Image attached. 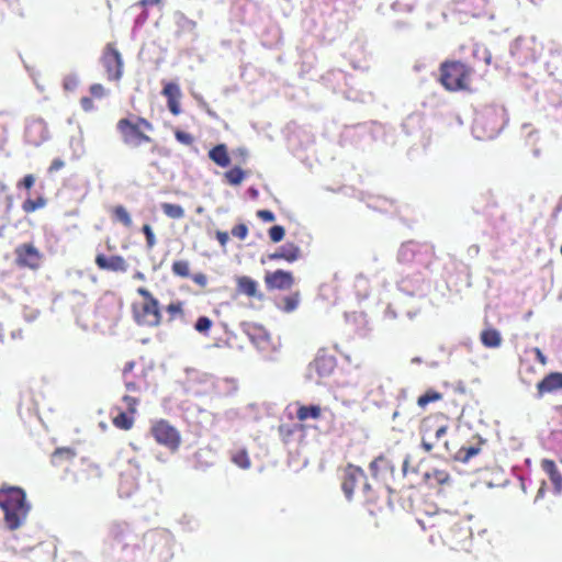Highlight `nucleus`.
<instances>
[{"mask_svg":"<svg viewBox=\"0 0 562 562\" xmlns=\"http://www.w3.org/2000/svg\"><path fill=\"white\" fill-rule=\"evenodd\" d=\"M451 427V418L441 412L430 413L418 425L420 448L427 453L446 457L452 454V447L446 439Z\"/></svg>","mask_w":562,"mask_h":562,"instance_id":"obj_1","label":"nucleus"},{"mask_svg":"<svg viewBox=\"0 0 562 562\" xmlns=\"http://www.w3.org/2000/svg\"><path fill=\"white\" fill-rule=\"evenodd\" d=\"M424 530L429 532L431 542L439 539L445 544L453 547L460 542V537L465 535V530L461 528L459 516L449 512H436L432 515L420 520Z\"/></svg>","mask_w":562,"mask_h":562,"instance_id":"obj_2","label":"nucleus"},{"mask_svg":"<svg viewBox=\"0 0 562 562\" xmlns=\"http://www.w3.org/2000/svg\"><path fill=\"white\" fill-rule=\"evenodd\" d=\"M0 507L3 512L4 524L11 531L25 524L31 510L24 490L15 486L0 488Z\"/></svg>","mask_w":562,"mask_h":562,"instance_id":"obj_3","label":"nucleus"},{"mask_svg":"<svg viewBox=\"0 0 562 562\" xmlns=\"http://www.w3.org/2000/svg\"><path fill=\"white\" fill-rule=\"evenodd\" d=\"M137 294L142 301L132 303V316L134 322L142 327H158L162 322V313L157 297L146 288H138Z\"/></svg>","mask_w":562,"mask_h":562,"instance_id":"obj_4","label":"nucleus"},{"mask_svg":"<svg viewBox=\"0 0 562 562\" xmlns=\"http://www.w3.org/2000/svg\"><path fill=\"white\" fill-rule=\"evenodd\" d=\"M440 72V82L448 91L468 89L471 70L464 64L446 61L441 65Z\"/></svg>","mask_w":562,"mask_h":562,"instance_id":"obj_5","label":"nucleus"},{"mask_svg":"<svg viewBox=\"0 0 562 562\" xmlns=\"http://www.w3.org/2000/svg\"><path fill=\"white\" fill-rule=\"evenodd\" d=\"M359 486L361 487L366 501L372 502L374 499L373 492L371 485L367 481L364 471L360 467L348 464L345 468L341 483V488L346 497L350 499L356 488Z\"/></svg>","mask_w":562,"mask_h":562,"instance_id":"obj_6","label":"nucleus"},{"mask_svg":"<svg viewBox=\"0 0 562 562\" xmlns=\"http://www.w3.org/2000/svg\"><path fill=\"white\" fill-rule=\"evenodd\" d=\"M117 127L124 143L131 147H138L150 142V137L144 131H153V125L145 119H137L135 123L123 119L119 122Z\"/></svg>","mask_w":562,"mask_h":562,"instance_id":"obj_7","label":"nucleus"},{"mask_svg":"<svg viewBox=\"0 0 562 562\" xmlns=\"http://www.w3.org/2000/svg\"><path fill=\"white\" fill-rule=\"evenodd\" d=\"M150 435L157 443L166 447L171 452L179 449L181 445V435L168 420L159 419L151 424Z\"/></svg>","mask_w":562,"mask_h":562,"instance_id":"obj_8","label":"nucleus"},{"mask_svg":"<svg viewBox=\"0 0 562 562\" xmlns=\"http://www.w3.org/2000/svg\"><path fill=\"white\" fill-rule=\"evenodd\" d=\"M14 252L15 262L18 266L26 267L33 270L40 267L42 255L32 244H22L15 248Z\"/></svg>","mask_w":562,"mask_h":562,"instance_id":"obj_9","label":"nucleus"},{"mask_svg":"<svg viewBox=\"0 0 562 562\" xmlns=\"http://www.w3.org/2000/svg\"><path fill=\"white\" fill-rule=\"evenodd\" d=\"M102 63L106 69L108 78L119 80L123 74V60L121 54L109 44L104 50Z\"/></svg>","mask_w":562,"mask_h":562,"instance_id":"obj_10","label":"nucleus"},{"mask_svg":"<svg viewBox=\"0 0 562 562\" xmlns=\"http://www.w3.org/2000/svg\"><path fill=\"white\" fill-rule=\"evenodd\" d=\"M94 262L100 270L110 271L115 273H125L128 270V263L126 259L121 255L105 256L104 254H98Z\"/></svg>","mask_w":562,"mask_h":562,"instance_id":"obj_11","label":"nucleus"},{"mask_svg":"<svg viewBox=\"0 0 562 562\" xmlns=\"http://www.w3.org/2000/svg\"><path fill=\"white\" fill-rule=\"evenodd\" d=\"M265 282L268 289L288 290L293 285L294 278L292 272L279 269L268 272Z\"/></svg>","mask_w":562,"mask_h":562,"instance_id":"obj_12","label":"nucleus"},{"mask_svg":"<svg viewBox=\"0 0 562 562\" xmlns=\"http://www.w3.org/2000/svg\"><path fill=\"white\" fill-rule=\"evenodd\" d=\"M336 366L337 360L335 356L329 355L324 350L318 352L312 363V368L321 378L329 376L335 371Z\"/></svg>","mask_w":562,"mask_h":562,"instance_id":"obj_13","label":"nucleus"},{"mask_svg":"<svg viewBox=\"0 0 562 562\" xmlns=\"http://www.w3.org/2000/svg\"><path fill=\"white\" fill-rule=\"evenodd\" d=\"M536 389L538 397L562 390V372L548 373L536 384Z\"/></svg>","mask_w":562,"mask_h":562,"instance_id":"obj_14","label":"nucleus"},{"mask_svg":"<svg viewBox=\"0 0 562 562\" xmlns=\"http://www.w3.org/2000/svg\"><path fill=\"white\" fill-rule=\"evenodd\" d=\"M162 94L167 98L170 112L175 115H179L181 112L180 99L182 97L179 85L167 82L162 89Z\"/></svg>","mask_w":562,"mask_h":562,"instance_id":"obj_15","label":"nucleus"},{"mask_svg":"<svg viewBox=\"0 0 562 562\" xmlns=\"http://www.w3.org/2000/svg\"><path fill=\"white\" fill-rule=\"evenodd\" d=\"M302 256L301 249L297 245L293 243H286L283 246L279 247L272 254H269L270 260H285L288 262H294L299 260Z\"/></svg>","mask_w":562,"mask_h":562,"instance_id":"obj_16","label":"nucleus"},{"mask_svg":"<svg viewBox=\"0 0 562 562\" xmlns=\"http://www.w3.org/2000/svg\"><path fill=\"white\" fill-rule=\"evenodd\" d=\"M541 469L548 475L549 480L553 485L554 493L559 494L562 492V474L560 473L555 462L550 459L541 460Z\"/></svg>","mask_w":562,"mask_h":562,"instance_id":"obj_17","label":"nucleus"},{"mask_svg":"<svg viewBox=\"0 0 562 562\" xmlns=\"http://www.w3.org/2000/svg\"><path fill=\"white\" fill-rule=\"evenodd\" d=\"M26 137L34 145L42 144L48 137L45 123L41 120L32 122L26 128Z\"/></svg>","mask_w":562,"mask_h":562,"instance_id":"obj_18","label":"nucleus"},{"mask_svg":"<svg viewBox=\"0 0 562 562\" xmlns=\"http://www.w3.org/2000/svg\"><path fill=\"white\" fill-rule=\"evenodd\" d=\"M482 441H479L476 445L472 446H462L458 450H454L452 448V454L450 456L453 460L460 461V462H468L473 457L477 456L482 449Z\"/></svg>","mask_w":562,"mask_h":562,"instance_id":"obj_19","label":"nucleus"},{"mask_svg":"<svg viewBox=\"0 0 562 562\" xmlns=\"http://www.w3.org/2000/svg\"><path fill=\"white\" fill-rule=\"evenodd\" d=\"M236 289L238 293L255 297L258 292V283L250 277L241 276L236 279Z\"/></svg>","mask_w":562,"mask_h":562,"instance_id":"obj_20","label":"nucleus"},{"mask_svg":"<svg viewBox=\"0 0 562 562\" xmlns=\"http://www.w3.org/2000/svg\"><path fill=\"white\" fill-rule=\"evenodd\" d=\"M519 375L524 383L531 384L539 375V370L527 359L520 360Z\"/></svg>","mask_w":562,"mask_h":562,"instance_id":"obj_21","label":"nucleus"},{"mask_svg":"<svg viewBox=\"0 0 562 562\" xmlns=\"http://www.w3.org/2000/svg\"><path fill=\"white\" fill-rule=\"evenodd\" d=\"M322 417V407L319 405H301L296 411V418L300 422L307 419L317 420Z\"/></svg>","mask_w":562,"mask_h":562,"instance_id":"obj_22","label":"nucleus"},{"mask_svg":"<svg viewBox=\"0 0 562 562\" xmlns=\"http://www.w3.org/2000/svg\"><path fill=\"white\" fill-rule=\"evenodd\" d=\"M481 342L486 348H497L502 344V336L499 331L495 328H486L484 329L481 335Z\"/></svg>","mask_w":562,"mask_h":562,"instance_id":"obj_23","label":"nucleus"},{"mask_svg":"<svg viewBox=\"0 0 562 562\" xmlns=\"http://www.w3.org/2000/svg\"><path fill=\"white\" fill-rule=\"evenodd\" d=\"M373 477H381L384 473L392 469L390 461L384 456L376 457L369 465Z\"/></svg>","mask_w":562,"mask_h":562,"instance_id":"obj_24","label":"nucleus"},{"mask_svg":"<svg viewBox=\"0 0 562 562\" xmlns=\"http://www.w3.org/2000/svg\"><path fill=\"white\" fill-rule=\"evenodd\" d=\"M210 159L221 167H227L229 165V156L225 145L220 144L215 146L209 153Z\"/></svg>","mask_w":562,"mask_h":562,"instance_id":"obj_25","label":"nucleus"},{"mask_svg":"<svg viewBox=\"0 0 562 562\" xmlns=\"http://www.w3.org/2000/svg\"><path fill=\"white\" fill-rule=\"evenodd\" d=\"M112 424L119 429L130 430L134 425V414L120 411L117 415L113 416Z\"/></svg>","mask_w":562,"mask_h":562,"instance_id":"obj_26","label":"nucleus"},{"mask_svg":"<svg viewBox=\"0 0 562 562\" xmlns=\"http://www.w3.org/2000/svg\"><path fill=\"white\" fill-rule=\"evenodd\" d=\"M75 457L76 451L72 448H57L52 454V463L54 465H60L63 461H72Z\"/></svg>","mask_w":562,"mask_h":562,"instance_id":"obj_27","label":"nucleus"},{"mask_svg":"<svg viewBox=\"0 0 562 562\" xmlns=\"http://www.w3.org/2000/svg\"><path fill=\"white\" fill-rule=\"evenodd\" d=\"M113 221L121 223L125 227H131L133 222L130 212L123 205H115L111 209Z\"/></svg>","mask_w":562,"mask_h":562,"instance_id":"obj_28","label":"nucleus"},{"mask_svg":"<svg viewBox=\"0 0 562 562\" xmlns=\"http://www.w3.org/2000/svg\"><path fill=\"white\" fill-rule=\"evenodd\" d=\"M426 481L430 484L443 485L449 482L450 475L446 470L434 469L425 473Z\"/></svg>","mask_w":562,"mask_h":562,"instance_id":"obj_29","label":"nucleus"},{"mask_svg":"<svg viewBox=\"0 0 562 562\" xmlns=\"http://www.w3.org/2000/svg\"><path fill=\"white\" fill-rule=\"evenodd\" d=\"M46 203H47V200L42 194H38L35 199L27 198L22 203V210L24 213L30 214V213L35 212L38 209L44 207L46 205Z\"/></svg>","mask_w":562,"mask_h":562,"instance_id":"obj_30","label":"nucleus"},{"mask_svg":"<svg viewBox=\"0 0 562 562\" xmlns=\"http://www.w3.org/2000/svg\"><path fill=\"white\" fill-rule=\"evenodd\" d=\"M164 214L172 220H180L184 217V209L179 204L161 203L160 205Z\"/></svg>","mask_w":562,"mask_h":562,"instance_id":"obj_31","label":"nucleus"},{"mask_svg":"<svg viewBox=\"0 0 562 562\" xmlns=\"http://www.w3.org/2000/svg\"><path fill=\"white\" fill-rule=\"evenodd\" d=\"M442 398V394L436 390L429 389L417 398V405L420 408H426L430 403L438 402Z\"/></svg>","mask_w":562,"mask_h":562,"instance_id":"obj_32","label":"nucleus"},{"mask_svg":"<svg viewBox=\"0 0 562 562\" xmlns=\"http://www.w3.org/2000/svg\"><path fill=\"white\" fill-rule=\"evenodd\" d=\"M166 312L169 315V322H172L177 318H183L184 316V302L182 301H175L169 303L166 306Z\"/></svg>","mask_w":562,"mask_h":562,"instance_id":"obj_33","label":"nucleus"},{"mask_svg":"<svg viewBox=\"0 0 562 562\" xmlns=\"http://www.w3.org/2000/svg\"><path fill=\"white\" fill-rule=\"evenodd\" d=\"M232 461L240 469L247 470L251 465L250 458L245 449H238L232 453Z\"/></svg>","mask_w":562,"mask_h":562,"instance_id":"obj_34","label":"nucleus"},{"mask_svg":"<svg viewBox=\"0 0 562 562\" xmlns=\"http://www.w3.org/2000/svg\"><path fill=\"white\" fill-rule=\"evenodd\" d=\"M171 272L180 278L190 277V262L188 260H176L171 265Z\"/></svg>","mask_w":562,"mask_h":562,"instance_id":"obj_35","label":"nucleus"},{"mask_svg":"<svg viewBox=\"0 0 562 562\" xmlns=\"http://www.w3.org/2000/svg\"><path fill=\"white\" fill-rule=\"evenodd\" d=\"M212 326L213 321L211 318L207 316H200L194 324V329L200 334L207 335Z\"/></svg>","mask_w":562,"mask_h":562,"instance_id":"obj_36","label":"nucleus"},{"mask_svg":"<svg viewBox=\"0 0 562 562\" xmlns=\"http://www.w3.org/2000/svg\"><path fill=\"white\" fill-rule=\"evenodd\" d=\"M142 232L144 233V235L146 237L147 248L151 249L156 245V237H155L151 226L149 224L143 225Z\"/></svg>","mask_w":562,"mask_h":562,"instance_id":"obj_37","label":"nucleus"},{"mask_svg":"<svg viewBox=\"0 0 562 562\" xmlns=\"http://www.w3.org/2000/svg\"><path fill=\"white\" fill-rule=\"evenodd\" d=\"M285 231L280 225H274L269 229V237L273 243H279L284 238Z\"/></svg>","mask_w":562,"mask_h":562,"instance_id":"obj_38","label":"nucleus"},{"mask_svg":"<svg viewBox=\"0 0 562 562\" xmlns=\"http://www.w3.org/2000/svg\"><path fill=\"white\" fill-rule=\"evenodd\" d=\"M122 401L124 402L126 409L130 414L136 413V407L139 403V400L137 397H134L131 395H124Z\"/></svg>","mask_w":562,"mask_h":562,"instance_id":"obj_39","label":"nucleus"},{"mask_svg":"<svg viewBox=\"0 0 562 562\" xmlns=\"http://www.w3.org/2000/svg\"><path fill=\"white\" fill-rule=\"evenodd\" d=\"M232 235L240 240H244L248 235V227L246 224H238L232 228Z\"/></svg>","mask_w":562,"mask_h":562,"instance_id":"obj_40","label":"nucleus"},{"mask_svg":"<svg viewBox=\"0 0 562 562\" xmlns=\"http://www.w3.org/2000/svg\"><path fill=\"white\" fill-rule=\"evenodd\" d=\"M530 351L535 355L537 361L542 367H546L548 364V357L542 352V350L540 348L533 347L530 349Z\"/></svg>","mask_w":562,"mask_h":562,"instance_id":"obj_41","label":"nucleus"},{"mask_svg":"<svg viewBox=\"0 0 562 562\" xmlns=\"http://www.w3.org/2000/svg\"><path fill=\"white\" fill-rule=\"evenodd\" d=\"M175 136L177 140L184 145H190L193 142V137L189 133L182 131H176Z\"/></svg>","mask_w":562,"mask_h":562,"instance_id":"obj_42","label":"nucleus"},{"mask_svg":"<svg viewBox=\"0 0 562 562\" xmlns=\"http://www.w3.org/2000/svg\"><path fill=\"white\" fill-rule=\"evenodd\" d=\"M297 303H299V297L297 295H294V296H288L284 299V310L286 312H292L296 308L297 306Z\"/></svg>","mask_w":562,"mask_h":562,"instance_id":"obj_43","label":"nucleus"},{"mask_svg":"<svg viewBox=\"0 0 562 562\" xmlns=\"http://www.w3.org/2000/svg\"><path fill=\"white\" fill-rule=\"evenodd\" d=\"M90 92L95 98H102L106 94L105 88L100 83H94L90 87Z\"/></svg>","mask_w":562,"mask_h":562,"instance_id":"obj_44","label":"nucleus"},{"mask_svg":"<svg viewBox=\"0 0 562 562\" xmlns=\"http://www.w3.org/2000/svg\"><path fill=\"white\" fill-rule=\"evenodd\" d=\"M191 278L192 281L201 288H205L207 285V277L202 272L194 273Z\"/></svg>","mask_w":562,"mask_h":562,"instance_id":"obj_45","label":"nucleus"},{"mask_svg":"<svg viewBox=\"0 0 562 562\" xmlns=\"http://www.w3.org/2000/svg\"><path fill=\"white\" fill-rule=\"evenodd\" d=\"M257 216L263 222H273L276 220L274 214L269 210H259Z\"/></svg>","mask_w":562,"mask_h":562,"instance_id":"obj_46","label":"nucleus"},{"mask_svg":"<svg viewBox=\"0 0 562 562\" xmlns=\"http://www.w3.org/2000/svg\"><path fill=\"white\" fill-rule=\"evenodd\" d=\"M78 82L77 76H68L65 79L64 87L66 90H74L78 86Z\"/></svg>","mask_w":562,"mask_h":562,"instance_id":"obj_47","label":"nucleus"},{"mask_svg":"<svg viewBox=\"0 0 562 562\" xmlns=\"http://www.w3.org/2000/svg\"><path fill=\"white\" fill-rule=\"evenodd\" d=\"M34 182H35V178H23V180H21L18 183V188L19 189L24 188L25 190L30 191L31 188L34 186Z\"/></svg>","mask_w":562,"mask_h":562,"instance_id":"obj_48","label":"nucleus"},{"mask_svg":"<svg viewBox=\"0 0 562 562\" xmlns=\"http://www.w3.org/2000/svg\"><path fill=\"white\" fill-rule=\"evenodd\" d=\"M215 236H216V239L218 240V243L221 244V246L225 247L227 241H228V239H229L228 233L227 232L217 231Z\"/></svg>","mask_w":562,"mask_h":562,"instance_id":"obj_49","label":"nucleus"},{"mask_svg":"<svg viewBox=\"0 0 562 562\" xmlns=\"http://www.w3.org/2000/svg\"><path fill=\"white\" fill-rule=\"evenodd\" d=\"M125 387L128 392H139V386L136 382L128 380V376L124 379Z\"/></svg>","mask_w":562,"mask_h":562,"instance_id":"obj_50","label":"nucleus"},{"mask_svg":"<svg viewBox=\"0 0 562 562\" xmlns=\"http://www.w3.org/2000/svg\"><path fill=\"white\" fill-rule=\"evenodd\" d=\"M64 166V161L60 159H56L53 161V164L49 167L50 172L58 171Z\"/></svg>","mask_w":562,"mask_h":562,"instance_id":"obj_51","label":"nucleus"},{"mask_svg":"<svg viewBox=\"0 0 562 562\" xmlns=\"http://www.w3.org/2000/svg\"><path fill=\"white\" fill-rule=\"evenodd\" d=\"M135 367V362L134 361H130L125 364L124 369H123V376L124 379H126L128 376V373L134 369Z\"/></svg>","mask_w":562,"mask_h":562,"instance_id":"obj_52","label":"nucleus"},{"mask_svg":"<svg viewBox=\"0 0 562 562\" xmlns=\"http://www.w3.org/2000/svg\"><path fill=\"white\" fill-rule=\"evenodd\" d=\"M81 104H82V108L86 111H89V110L92 109V101L89 98H82L81 99Z\"/></svg>","mask_w":562,"mask_h":562,"instance_id":"obj_53","label":"nucleus"},{"mask_svg":"<svg viewBox=\"0 0 562 562\" xmlns=\"http://www.w3.org/2000/svg\"><path fill=\"white\" fill-rule=\"evenodd\" d=\"M243 179L244 178H227V181L232 186H238V184H240Z\"/></svg>","mask_w":562,"mask_h":562,"instance_id":"obj_54","label":"nucleus"},{"mask_svg":"<svg viewBox=\"0 0 562 562\" xmlns=\"http://www.w3.org/2000/svg\"><path fill=\"white\" fill-rule=\"evenodd\" d=\"M235 154L239 155L241 158H246L248 155V153L245 148H238Z\"/></svg>","mask_w":562,"mask_h":562,"instance_id":"obj_55","label":"nucleus"},{"mask_svg":"<svg viewBox=\"0 0 562 562\" xmlns=\"http://www.w3.org/2000/svg\"><path fill=\"white\" fill-rule=\"evenodd\" d=\"M408 463H409V459L406 458L403 462V473L406 475L407 472H408Z\"/></svg>","mask_w":562,"mask_h":562,"instance_id":"obj_56","label":"nucleus"},{"mask_svg":"<svg viewBox=\"0 0 562 562\" xmlns=\"http://www.w3.org/2000/svg\"><path fill=\"white\" fill-rule=\"evenodd\" d=\"M228 176H238V177H241V176H244V172H243L239 168H235V169L233 170V172H232V173H229Z\"/></svg>","mask_w":562,"mask_h":562,"instance_id":"obj_57","label":"nucleus"},{"mask_svg":"<svg viewBox=\"0 0 562 562\" xmlns=\"http://www.w3.org/2000/svg\"><path fill=\"white\" fill-rule=\"evenodd\" d=\"M159 2H160V0H143L142 4L147 5V4H155V3H159Z\"/></svg>","mask_w":562,"mask_h":562,"instance_id":"obj_58","label":"nucleus"},{"mask_svg":"<svg viewBox=\"0 0 562 562\" xmlns=\"http://www.w3.org/2000/svg\"><path fill=\"white\" fill-rule=\"evenodd\" d=\"M134 278L138 280H145V274L138 271L134 274Z\"/></svg>","mask_w":562,"mask_h":562,"instance_id":"obj_59","label":"nucleus"},{"mask_svg":"<svg viewBox=\"0 0 562 562\" xmlns=\"http://www.w3.org/2000/svg\"><path fill=\"white\" fill-rule=\"evenodd\" d=\"M544 485H546V483H544V482H542V484H541V486H540V488H539V491H538V495H542L543 490H544Z\"/></svg>","mask_w":562,"mask_h":562,"instance_id":"obj_60","label":"nucleus"},{"mask_svg":"<svg viewBox=\"0 0 562 562\" xmlns=\"http://www.w3.org/2000/svg\"><path fill=\"white\" fill-rule=\"evenodd\" d=\"M560 462L562 463V458L560 459Z\"/></svg>","mask_w":562,"mask_h":562,"instance_id":"obj_61","label":"nucleus"}]
</instances>
